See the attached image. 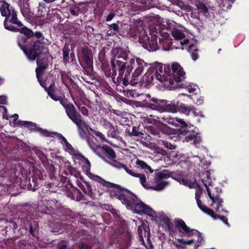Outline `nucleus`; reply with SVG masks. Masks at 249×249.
Segmentation results:
<instances>
[{"label": "nucleus", "mask_w": 249, "mask_h": 249, "mask_svg": "<svg viewBox=\"0 0 249 249\" xmlns=\"http://www.w3.org/2000/svg\"><path fill=\"white\" fill-rule=\"evenodd\" d=\"M117 189L113 195L125 205L127 209L140 215L145 214L151 217H159L166 225L170 234L176 233L173 223L165 214H161L159 217L155 211L139 199L136 195L126 189L118 187Z\"/></svg>", "instance_id": "obj_1"}, {"label": "nucleus", "mask_w": 249, "mask_h": 249, "mask_svg": "<svg viewBox=\"0 0 249 249\" xmlns=\"http://www.w3.org/2000/svg\"><path fill=\"white\" fill-rule=\"evenodd\" d=\"M16 31L13 32H19L21 35L18 36L17 42L18 46L24 52L30 61H35L42 53L45 48L43 43L33 38V31L24 26H17Z\"/></svg>", "instance_id": "obj_2"}, {"label": "nucleus", "mask_w": 249, "mask_h": 249, "mask_svg": "<svg viewBox=\"0 0 249 249\" xmlns=\"http://www.w3.org/2000/svg\"><path fill=\"white\" fill-rule=\"evenodd\" d=\"M110 58L111 69L108 64L103 65L102 69L106 77L114 79L118 72V78H122L124 74V70L126 68V63L130 60L128 55L129 51L123 48H114L112 49Z\"/></svg>", "instance_id": "obj_3"}, {"label": "nucleus", "mask_w": 249, "mask_h": 249, "mask_svg": "<svg viewBox=\"0 0 249 249\" xmlns=\"http://www.w3.org/2000/svg\"><path fill=\"white\" fill-rule=\"evenodd\" d=\"M149 65V64L141 58H131L126 63V68H124L122 78L117 77V82H119L120 79L122 80V84L124 86H127L129 83L131 86L136 85L140 82V76Z\"/></svg>", "instance_id": "obj_4"}, {"label": "nucleus", "mask_w": 249, "mask_h": 249, "mask_svg": "<svg viewBox=\"0 0 249 249\" xmlns=\"http://www.w3.org/2000/svg\"><path fill=\"white\" fill-rule=\"evenodd\" d=\"M0 12L1 16L5 17L3 25L7 30L16 31V27L18 26H23L22 22L18 19L17 11L5 0L2 1Z\"/></svg>", "instance_id": "obj_5"}, {"label": "nucleus", "mask_w": 249, "mask_h": 249, "mask_svg": "<svg viewBox=\"0 0 249 249\" xmlns=\"http://www.w3.org/2000/svg\"><path fill=\"white\" fill-rule=\"evenodd\" d=\"M174 222L176 229L178 230L181 236H185L188 237L195 236L197 238L196 241L197 243V244H195V247L197 248L200 245L202 240L201 233L196 229H190L181 219H175ZM195 241L196 239L194 238L189 240H184L183 239H178L177 240L178 242L183 243L185 246L186 245L193 244Z\"/></svg>", "instance_id": "obj_6"}, {"label": "nucleus", "mask_w": 249, "mask_h": 249, "mask_svg": "<svg viewBox=\"0 0 249 249\" xmlns=\"http://www.w3.org/2000/svg\"><path fill=\"white\" fill-rule=\"evenodd\" d=\"M144 123L151 125L146 126V129L148 133L155 137L156 138L164 139L167 136L173 134L174 130L170 128L167 124L161 123L160 127L153 125L156 120L152 118H144Z\"/></svg>", "instance_id": "obj_7"}, {"label": "nucleus", "mask_w": 249, "mask_h": 249, "mask_svg": "<svg viewBox=\"0 0 249 249\" xmlns=\"http://www.w3.org/2000/svg\"><path fill=\"white\" fill-rule=\"evenodd\" d=\"M147 107L152 110H156L159 112L164 111L172 113L178 112V102L175 104L166 100H160L152 98L147 103Z\"/></svg>", "instance_id": "obj_8"}, {"label": "nucleus", "mask_w": 249, "mask_h": 249, "mask_svg": "<svg viewBox=\"0 0 249 249\" xmlns=\"http://www.w3.org/2000/svg\"><path fill=\"white\" fill-rule=\"evenodd\" d=\"M79 62L82 67L85 70L88 75H91L93 70V54L91 50L88 46L83 47L78 54Z\"/></svg>", "instance_id": "obj_9"}, {"label": "nucleus", "mask_w": 249, "mask_h": 249, "mask_svg": "<svg viewBox=\"0 0 249 249\" xmlns=\"http://www.w3.org/2000/svg\"><path fill=\"white\" fill-rule=\"evenodd\" d=\"M150 37L144 30L140 32L139 42L142 46L149 52L155 51L159 49V46L157 42V36L150 34Z\"/></svg>", "instance_id": "obj_10"}, {"label": "nucleus", "mask_w": 249, "mask_h": 249, "mask_svg": "<svg viewBox=\"0 0 249 249\" xmlns=\"http://www.w3.org/2000/svg\"><path fill=\"white\" fill-rule=\"evenodd\" d=\"M68 117L76 125L78 128V133L81 139H86L89 137L86 130L88 131L90 126L83 119L82 116L77 109Z\"/></svg>", "instance_id": "obj_11"}, {"label": "nucleus", "mask_w": 249, "mask_h": 249, "mask_svg": "<svg viewBox=\"0 0 249 249\" xmlns=\"http://www.w3.org/2000/svg\"><path fill=\"white\" fill-rule=\"evenodd\" d=\"M54 86V83H52L49 86V89H48L47 93L53 100L55 101H59L60 104L64 108L66 113L68 116L74 111H75L77 109L72 103L69 102V101L67 99L65 98H62L60 96H57L55 95L54 93V90L53 89Z\"/></svg>", "instance_id": "obj_12"}, {"label": "nucleus", "mask_w": 249, "mask_h": 249, "mask_svg": "<svg viewBox=\"0 0 249 249\" xmlns=\"http://www.w3.org/2000/svg\"><path fill=\"white\" fill-rule=\"evenodd\" d=\"M23 228L32 238L39 239V224L38 221L31 216H26L23 219Z\"/></svg>", "instance_id": "obj_13"}, {"label": "nucleus", "mask_w": 249, "mask_h": 249, "mask_svg": "<svg viewBox=\"0 0 249 249\" xmlns=\"http://www.w3.org/2000/svg\"><path fill=\"white\" fill-rule=\"evenodd\" d=\"M164 122L171 124L173 126L179 127L180 133L181 134H186L187 132L188 126L183 119L177 117L173 118L170 116H164L161 118Z\"/></svg>", "instance_id": "obj_14"}, {"label": "nucleus", "mask_w": 249, "mask_h": 249, "mask_svg": "<svg viewBox=\"0 0 249 249\" xmlns=\"http://www.w3.org/2000/svg\"><path fill=\"white\" fill-rule=\"evenodd\" d=\"M185 73L183 71L182 67L177 62L174 63L172 65V74L171 76L175 81L177 83V88H185V84H179L185 78Z\"/></svg>", "instance_id": "obj_15"}, {"label": "nucleus", "mask_w": 249, "mask_h": 249, "mask_svg": "<svg viewBox=\"0 0 249 249\" xmlns=\"http://www.w3.org/2000/svg\"><path fill=\"white\" fill-rule=\"evenodd\" d=\"M46 175L43 174L42 171L39 169H36L34 171V174L32 176V182L29 178L28 189L30 190L36 191L39 185H42V181L45 179Z\"/></svg>", "instance_id": "obj_16"}, {"label": "nucleus", "mask_w": 249, "mask_h": 249, "mask_svg": "<svg viewBox=\"0 0 249 249\" xmlns=\"http://www.w3.org/2000/svg\"><path fill=\"white\" fill-rule=\"evenodd\" d=\"M17 125L18 126H24L25 128H29L31 131L38 132L42 135L45 137L51 136V133L46 129L37 126V124L30 121H18L17 123Z\"/></svg>", "instance_id": "obj_17"}, {"label": "nucleus", "mask_w": 249, "mask_h": 249, "mask_svg": "<svg viewBox=\"0 0 249 249\" xmlns=\"http://www.w3.org/2000/svg\"><path fill=\"white\" fill-rule=\"evenodd\" d=\"M139 178L140 180L141 183L144 188L150 189L156 191H160L169 185V182L166 181H159L156 182L155 180V183H156V185L151 186L150 184L146 183V177L143 174H140Z\"/></svg>", "instance_id": "obj_18"}, {"label": "nucleus", "mask_w": 249, "mask_h": 249, "mask_svg": "<svg viewBox=\"0 0 249 249\" xmlns=\"http://www.w3.org/2000/svg\"><path fill=\"white\" fill-rule=\"evenodd\" d=\"M66 192V195L72 200L80 201L83 197V194L81 191L75 187H74L72 184H70V186L66 189H64Z\"/></svg>", "instance_id": "obj_19"}, {"label": "nucleus", "mask_w": 249, "mask_h": 249, "mask_svg": "<svg viewBox=\"0 0 249 249\" xmlns=\"http://www.w3.org/2000/svg\"><path fill=\"white\" fill-rule=\"evenodd\" d=\"M36 64L37 67L36 69V73L37 79L39 78L44 73L45 70L47 68L48 66V60L45 57L39 58L37 57Z\"/></svg>", "instance_id": "obj_20"}, {"label": "nucleus", "mask_w": 249, "mask_h": 249, "mask_svg": "<svg viewBox=\"0 0 249 249\" xmlns=\"http://www.w3.org/2000/svg\"><path fill=\"white\" fill-rule=\"evenodd\" d=\"M77 185L86 195H88L92 198H96V190L95 189L93 190L90 183L84 182V184H83L81 182H78Z\"/></svg>", "instance_id": "obj_21"}, {"label": "nucleus", "mask_w": 249, "mask_h": 249, "mask_svg": "<svg viewBox=\"0 0 249 249\" xmlns=\"http://www.w3.org/2000/svg\"><path fill=\"white\" fill-rule=\"evenodd\" d=\"M178 112L184 114L187 116L189 115L191 113L194 114L195 116H197V113L196 112V109L194 106H188L178 102Z\"/></svg>", "instance_id": "obj_22"}, {"label": "nucleus", "mask_w": 249, "mask_h": 249, "mask_svg": "<svg viewBox=\"0 0 249 249\" xmlns=\"http://www.w3.org/2000/svg\"><path fill=\"white\" fill-rule=\"evenodd\" d=\"M98 152L103 154V158L102 159L104 160L105 159V155L110 160H113L116 158L114 150L111 147L106 144L99 146Z\"/></svg>", "instance_id": "obj_23"}, {"label": "nucleus", "mask_w": 249, "mask_h": 249, "mask_svg": "<svg viewBox=\"0 0 249 249\" xmlns=\"http://www.w3.org/2000/svg\"><path fill=\"white\" fill-rule=\"evenodd\" d=\"M107 162L109 163L112 166L118 169L123 168L128 174L133 177L139 178L140 175V173H136L133 170L129 169L125 164L116 161H114L113 162L110 161H107Z\"/></svg>", "instance_id": "obj_24"}, {"label": "nucleus", "mask_w": 249, "mask_h": 249, "mask_svg": "<svg viewBox=\"0 0 249 249\" xmlns=\"http://www.w3.org/2000/svg\"><path fill=\"white\" fill-rule=\"evenodd\" d=\"M42 163L47 171L48 172L50 178L53 180V178H54V173L55 172L54 165L53 163H50L48 160L42 162Z\"/></svg>", "instance_id": "obj_25"}, {"label": "nucleus", "mask_w": 249, "mask_h": 249, "mask_svg": "<svg viewBox=\"0 0 249 249\" xmlns=\"http://www.w3.org/2000/svg\"><path fill=\"white\" fill-rule=\"evenodd\" d=\"M86 141L89 147L95 153L101 158H103V154L101 152H98L99 149V145H97L92 140L90 136H89L86 139Z\"/></svg>", "instance_id": "obj_26"}, {"label": "nucleus", "mask_w": 249, "mask_h": 249, "mask_svg": "<svg viewBox=\"0 0 249 249\" xmlns=\"http://www.w3.org/2000/svg\"><path fill=\"white\" fill-rule=\"evenodd\" d=\"M171 172L167 170L155 174L154 180L156 182L160 181L163 179L168 178L171 176Z\"/></svg>", "instance_id": "obj_27"}, {"label": "nucleus", "mask_w": 249, "mask_h": 249, "mask_svg": "<svg viewBox=\"0 0 249 249\" xmlns=\"http://www.w3.org/2000/svg\"><path fill=\"white\" fill-rule=\"evenodd\" d=\"M188 52L191 54V58L194 61H196L198 58V51L196 45L192 44L188 46L187 49Z\"/></svg>", "instance_id": "obj_28"}, {"label": "nucleus", "mask_w": 249, "mask_h": 249, "mask_svg": "<svg viewBox=\"0 0 249 249\" xmlns=\"http://www.w3.org/2000/svg\"><path fill=\"white\" fill-rule=\"evenodd\" d=\"M79 156L81 157V160L83 162H84V164H82V168L83 171L87 175L90 174V170L91 168V165L90 161L87 158H85L81 154L79 155Z\"/></svg>", "instance_id": "obj_29"}, {"label": "nucleus", "mask_w": 249, "mask_h": 249, "mask_svg": "<svg viewBox=\"0 0 249 249\" xmlns=\"http://www.w3.org/2000/svg\"><path fill=\"white\" fill-rule=\"evenodd\" d=\"M196 203L198 208L203 213L207 214L210 216H213V211L206 206L202 205V202L200 199H197Z\"/></svg>", "instance_id": "obj_30"}, {"label": "nucleus", "mask_w": 249, "mask_h": 249, "mask_svg": "<svg viewBox=\"0 0 249 249\" xmlns=\"http://www.w3.org/2000/svg\"><path fill=\"white\" fill-rule=\"evenodd\" d=\"M159 46L161 47L164 50L167 51L171 49L172 42L171 39H162L160 38Z\"/></svg>", "instance_id": "obj_31"}, {"label": "nucleus", "mask_w": 249, "mask_h": 249, "mask_svg": "<svg viewBox=\"0 0 249 249\" xmlns=\"http://www.w3.org/2000/svg\"><path fill=\"white\" fill-rule=\"evenodd\" d=\"M30 245L29 242L25 240H20L15 243L14 248L15 249H29Z\"/></svg>", "instance_id": "obj_32"}, {"label": "nucleus", "mask_w": 249, "mask_h": 249, "mask_svg": "<svg viewBox=\"0 0 249 249\" xmlns=\"http://www.w3.org/2000/svg\"><path fill=\"white\" fill-rule=\"evenodd\" d=\"M70 50L69 47V45L65 43L63 49H62V54H63V63L66 64L69 62L70 60Z\"/></svg>", "instance_id": "obj_33"}, {"label": "nucleus", "mask_w": 249, "mask_h": 249, "mask_svg": "<svg viewBox=\"0 0 249 249\" xmlns=\"http://www.w3.org/2000/svg\"><path fill=\"white\" fill-rule=\"evenodd\" d=\"M120 132L117 125H112L107 131V136L112 138H117Z\"/></svg>", "instance_id": "obj_34"}, {"label": "nucleus", "mask_w": 249, "mask_h": 249, "mask_svg": "<svg viewBox=\"0 0 249 249\" xmlns=\"http://www.w3.org/2000/svg\"><path fill=\"white\" fill-rule=\"evenodd\" d=\"M60 179L61 182L58 184H57V183H55V185L56 186H58L59 187H64L65 188L64 189H66L70 186V184H72V183L70 182V180L68 178L66 177H61Z\"/></svg>", "instance_id": "obj_35"}, {"label": "nucleus", "mask_w": 249, "mask_h": 249, "mask_svg": "<svg viewBox=\"0 0 249 249\" xmlns=\"http://www.w3.org/2000/svg\"><path fill=\"white\" fill-rule=\"evenodd\" d=\"M235 0H221L220 6L224 10L230 9Z\"/></svg>", "instance_id": "obj_36"}, {"label": "nucleus", "mask_w": 249, "mask_h": 249, "mask_svg": "<svg viewBox=\"0 0 249 249\" xmlns=\"http://www.w3.org/2000/svg\"><path fill=\"white\" fill-rule=\"evenodd\" d=\"M154 76H155V74H152L150 73H145L144 76H143L142 80L147 85L152 84L154 83L153 82Z\"/></svg>", "instance_id": "obj_37"}, {"label": "nucleus", "mask_w": 249, "mask_h": 249, "mask_svg": "<svg viewBox=\"0 0 249 249\" xmlns=\"http://www.w3.org/2000/svg\"><path fill=\"white\" fill-rule=\"evenodd\" d=\"M196 6L199 11V13L203 14L205 17L209 16V13L208 8L205 4L200 2L196 4Z\"/></svg>", "instance_id": "obj_38"}, {"label": "nucleus", "mask_w": 249, "mask_h": 249, "mask_svg": "<svg viewBox=\"0 0 249 249\" xmlns=\"http://www.w3.org/2000/svg\"><path fill=\"white\" fill-rule=\"evenodd\" d=\"M173 37L177 40H181L185 37V35L178 29H175L172 31L171 33Z\"/></svg>", "instance_id": "obj_39"}, {"label": "nucleus", "mask_w": 249, "mask_h": 249, "mask_svg": "<svg viewBox=\"0 0 249 249\" xmlns=\"http://www.w3.org/2000/svg\"><path fill=\"white\" fill-rule=\"evenodd\" d=\"M128 135L131 137H141L144 134L139 130V128L137 126H133L131 132H128Z\"/></svg>", "instance_id": "obj_40"}, {"label": "nucleus", "mask_w": 249, "mask_h": 249, "mask_svg": "<svg viewBox=\"0 0 249 249\" xmlns=\"http://www.w3.org/2000/svg\"><path fill=\"white\" fill-rule=\"evenodd\" d=\"M171 175V178L178 181H179L184 177L183 172L181 171L172 172Z\"/></svg>", "instance_id": "obj_41"}, {"label": "nucleus", "mask_w": 249, "mask_h": 249, "mask_svg": "<svg viewBox=\"0 0 249 249\" xmlns=\"http://www.w3.org/2000/svg\"><path fill=\"white\" fill-rule=\"evenodd\" d=\"M66 149V150L71 155L76 156L80 154H77V151L75 150L73 146L68 142L65 145Z\"/></svg>", "instance_id": "obj_42"}, {"label": "nucleus", "mask_w": 249, "mask_h": 249, "mask_svg": "<svg viewBox=\"0 0 249 249\" xmlns=\"http://www.w3.org/2000/svg\"><path fill=\"white\" fill-rule=\"evenodd\" d=\"M215 202L217 203V207L215 208L216 212L217 213H220V208L222 207V203L223 202V199L220 197V195L218 194L215 196Z\"/></svg>", "instance_id": "obj_43"}, {"label": "nucleus", "mask_w": 249, "mask_h": 249, "mask_svg": "<svg viewBox=\"0 0 249 249\" xmlns=\"http://www.w3.org/2000/svg\"><path fill=\"white\" fill-rule=\"evenodd\" d=\"M163 73V66L160 65H159L157 67V70L155 72V76L157 80L161 81H162V74Z\"/></svg>", "instance_id": "obj_44"}, {"label": "nucleus", "mask_w": 249, "mask_h": 249, "mask_svg": "<svg viewBox=\"0 0 249 249\" xmlns=\"http://www.w3.org/2000/svg\"><path fill=\"white\" fill-rule=\"evenodd\" d=\"M68 172L71 175L73 176L76 178H80L81 180L83 179V177L81 176L80 172L73 167Z\"/></svg>", "instance_id": "obj_45"}, {"label": "nucleus", "mask_w": 249, "mask_h": 249, "mask_svg": "<svg viewBox=\"0 0 249 249\" xmlns=\"http://www.w3.org/2000/svg\"><path fill=\"white\" fill-rule=\"evenodd\" d=\"M212 218H213L214 219H216L217 218H219L221 221H223V222L227 225L228 227L230 226V224L228 222V219L227 217H226L224 216H221L220 215L216 214L213 212V216H211Z\"/></svg>", "instance_id": "obj_46"}, {"label": "nucleus", "mask_w": 249, "mask_h": 249, "mask_svg": "<svg viewBox=\"0 0 249 249\" xmlns=\"http://www.w3.org/2000/svg\"><path fill=\"white\" fill-rule=\"evenodd\" d=\"M36 155L39 157V159L43 162L47 160V156L39 149H36L35 151Z\"/></svg>", "instance_id": "obj_47"}, {"label": "nucleus", "mask_w": 249, "mask_h": 249, "mask_svg": "<svg viewBox=\"0 0 249 249\" xmlns=\"http://www.w3.org/2000/svg\"><path fill=\"white\" fill-rule=\"evenodd\" d=\"M23 222L22 218H14L13 221L11 222L10 227H12L13 229H17L18 228V223L19 222Z\"/></svg>", "instance_id": "obj_48"}, {"label": "nucleus", "mask_w": 249, "mask_h": 249, "mask_svg": "<svg viewBox=\"0 0 249 249\" xmlns=\"http://www.w3.org/2000/svg\"><path fill=\"white\" fill-rule=\"evenodd\" d=\"M118 22H119L118 21ZM109 27L110 28V30H113V34H116L119 31V23H114L109 25Z\"/></svg>", "instance_id": "obj_49"}, {"label": "nucleus", "mask_w": 249, "mask_h": 249, "mask_svg": "<svg viewBox=\"0 0 249 249\" xmlns=\"http://www.w3.org/2000/svg\"><path fill=\"white\" fill-rule=\"evenodd\" d=\"M202 181L203 183V185L206 187V190H207V194L209 196V197H210V198L212 200L213 202V203H214L215 202V198L214 196H213L211 194V191H210V188L208 187L207 184L206 183H205L204 182V180L203 179L202 180Z\"/></svg>", "instance_id": "obj_50"}, {"label": "nucleus", "mask_w": 249, "mask_h": 249, "mask_svg": "<svg viewBox=\"0 0 249 249\" xmlns=\"http://www.w3.org/2000/svg\"><path fill=\"white\" fill-rule=\"evenodd\" d=\"M136 164L137 165L141 167L142 169H146V168L148 167V165L147 163L143 160L137 159L136 161Z\"/></svg>", "instance_id": "obj_51"}, {"label": "nucleus", "mask_w": 249, "mask_h": 249, "mask_svg": "<svg viewBox=\"0 0 249 249\" xmlns=\"http://www.w3.org/2000/svg\"><path fill=\"white\" fill-rule=\"evenodd\" d=\"M162 142L164 145V147L167 149L173 150L175 149L176 147L175 145L172 144L170 142H165L163 141H162Z\"/></svg>", "instance_id": "obj_52"}, {"label": "nucleus", "mask_w": 249, "mask_h": 249, "mask_svg": "<svg viewBox=\"0 0 249 249\" xmlns=\"http://www.w3.org/2000/svg\"><path fill=\"white\" fill-rule=\"evenodd\" d=\"M201 141V138L200 136L197 134L195 135L194 139L193 140V144L197 146L198 144H199Z\"/></svg>", "instance_id": "obj_53"}, {"label": "nucleus", "mask_w": 249, "mask_h": 249, "mask_svg": "<svg viewBox=\"0 0 249 249\" xmlns=\"http://www.w3.org/2000/svg\"><path fill=\"white\" fill-rule=\"evenodd\" d=\"M94 134L98 137H99L102 141L108 142L106 139L105 135L101 132L99 131H95Z\"/></svg>", "instance_id": "obj_54"}, {"label": "nucleus", "mask_w": 249, "mask_h": 249, "mask_svg": "<svg viewBox=\"0 0 249 249\" xmlns=\"http://www.w3.org/2000/svg\"><path fill=\"white\" fill-rule=\"evenodd\" d=\"M102 123L103 125L107 129H108L113 125L112 124L106 119L103 120Z\"/></svg>", "instance_id": "obj_55"}, {"label": "nucleus", "mask_w": 249, "mask_h": 249, "mask_svg": "<svg viewBox=\"0 0 249 249\" xmlns=\"http://www.w3.org/2000/svg\"><path fill=\"white\" fill-rule=\"evenodd\" d=\"M78 249H92V248L88 244L80 243L78 245Z\"/></svg>", "instance_id": "obj_56"}, {"label": "nucleus", "mask_w": 249, "mask_h": 249, "mask_svg": "<svg viewBox=\"0 0 249 249\" xmlns=\"http://www.w3.org/2000/svg\"><path fill=\"white\" fill-rule=\"evenodd\" d=\"M173 244L178 249H184L185 246L183 243H177L176 241H173Z\"/></svg>", "instance_id": "obj_57"}, {"label": "nucleus", "mask_w": 249, "mask_h": 249, "mask_svg": "<svg viewBox=\"0 0 249 249\" xmlns=\"http://www.w3.org/2000/svg\"><path fill=\"white\" fill-rule=\"evenodd\" d=\"M67 245L66 243L64 241H62V242H60L57 246V249H67Z\"/></svg>", "instance_id": "obj_58"}, {"label": "nucleus", "mask_w": 249, "mask_h": 249, "mask_svg": "<svg viewBox=\"0 0 249 249\" xmlns=\"http://www.w3.org/2000/svg\"><path fill=\"white\" fill-rule=\"evenodd\" d=\"M116 15V14L113 12H110L109 14L107 15L106 17V21H111L113 18L115 17V16Z\"/></svg>", "instance_id": "obj_59"}, {"label": "nucleus", "mask_w": 249, "mask_h": 249, "mask_svg": "<svg viewBox=\"0 0 249 249\" xmlns=\"http://www.w3.org/2000/svg\"><path fill=\"white\" fill-rule=\"evenodd\" d=\"M79 110L81 111L83 115L88 116L89 114L88 109L84 106L79 107Z\"/></svg>", "instance_id": "obj_60"}, {"label": "nucleus", "mask_w": 249, "mask_h": 249, "mask_svg": "<svg viewBox=\"0 0 249 249\" xmlns=\"http://www.w3.org/2000/svg\"><path fill=\"white\" fill-rule=\"evenodd\" d=\"M41 76L39 77V79H37L38 81L39 82V84H40L41 86L43 87L45 90L48 92V89H49V87L48 88L46 87V82L45 81H42L41 80Z\"/></svg>", "instance_id": "obj_61"}, {"label": "nucleus", "mask_w": 249, "mask_h": 249, "mask_svg": "<svg viewBox=\"0 0 249 249\" xmlns=\"http://www.w3.org/2000/svg\"><path fill=\"white\" fill-rule=\"evenodd\" d=\"M35 36L36 38L39 39L43 36V34L40 31H36L35 33L33 32V37Z\"/></svg>", "instance_id": "obj_62"}, {"label": "nucleus", "mask_w": 249, "mask_h": 249, "mask_svg": "<svg viewBox=\"0 0 249 249\" xmlns=\"http://www.w3.org/2000/svg\"><path fill=\"white\" fill-rule=\"evenodd\" d=\"M65 166L66 167V170L68 172L73 167L71 165V163L70 161L68 160L64 161Z\"/></svg>", "instance_id": "obj_63"}, {"label": "nucleus", "mask_w": 249, "mask_h": 249, "mask_svg": "<svg viewBox=\"0 0 249 249\" xmlns=\"http://www.w3.org/2000/svg\"><path fill=\"white\" fill-rule=\"evenodd\" d=\"M178 182L180 183V184H182L185 186H187L189 185V180L184 177H183Z\"/></svg>", "instance_id": "obj_64"}]
</instances>
